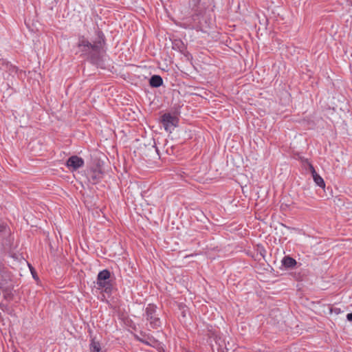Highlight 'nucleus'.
Instances as JSON below:
<instances>
[{"instance_id":"1","label":"nucleus","mask_w":352,"mask_h":352,"mask_svg":"<svg viewBox=\"0 0 352 352\" xmlns=\"http://www.w3.org/2000/svg\"><path fill=\"white\" fill-rule=\"evenodd\" d=\"M96 38L92 42L89 41L84 36H80L78 47L83 54L87 56L88 60L95 65L102 64L104 49L106 45V38L104 33L99 29L96 31Z\"/></svg>"},{"instance_id":"2","label":"nucleus","mask_w":352,"mask_h":352,"mask_svg":"<svg viewBox=\"0 0 352 352\" xmlns=\"http://www.w3.org/2000/svg\"><path fill=\"white\" fill-rule=\"evenodd\" d=\"M144 317L149 323L151 329H157L162 326V322L157 314V307L155 304H148L144 311Z\"/></svg>"},{"instance_id":"3","label":"nucleus","mask_w":352,"mask_h":352,"mask_svg":"<svg viewBox=\"0 0 352 352\" xmlns=\"http://www.w3.org/2000/svg\"><path fill=\"white\" fill-rule=\"evenodd\" d=\"M111 273L108 270L100 271L97 276V285L99 289H103L107 294H111L113 291V285L109 280Z\"/></svg>"},{"instance_id":"4","label":"nucleus","mask_w":352,"mask_h":352,"mask_svg":"<svg viewBox=\"0 0 352 352\" xmlns=\"http://www.w3.org/2000/svg\"><path fill=\"white\" fill-rule=\"evenodd\" d=\"M12 242L11 231L5 223H0V245L4 250L10 248Z\"/></svg>"},{"instance_id":"5","label":"nucleus","mask_w":352,"mask_h":352,"mask_svg":"<svg viewBox=\"0 0 352 352\" xmlns=\"http://www.w3.org/2000/svg\"><path fill=\"white\" fill-rule=\"evenodd\" d=\"M160 121L164 129L169 133L178 126L179 118L170 113H165L161 116Z\"/></svg>"},{"instance_id":"6","label":"nucleus","mask_w":352,"mask_h":352,"mask_svg":"<svg viewBox=\"0 0 352 352\" xmlns=\"http://www.w3.org/2000/svg\"><path fill=\"white\" fill-rule=\"evenodd\" d=\"M104 171L99 164L87 170L88 181L92 184L99 183L103 177Z\"/></svg>"},{"instance_id":"7","label":"nucleus","mask_w":352,"mask_h":352,"mask_svg":"<svg viewBox=\"0 0 352 352\" xmlns=\"http://www.w3.org/2000/svg\"><path fill=\"white\" fill-rule=\"evenodd\" d=\"M12 283V274L5 265L0 261V287H5Z\"/></svg>"},{"instance_id":"8","label":"nucleus","mask_w":352,"mask_h":352,"mask_svg":"<svg viewBox=\"0 0 352 352\" xmlns=\"http://www.w3.org/2000/svg\"><path fill=\"white\" fill-rule=\"evenodd\" d=\"M140 335L142 337H140L139 335L134 334V338L136 340L152 347H155L157 344L158 341L151 335L147 334L144 331H140Z\"/></svg>"},{"instance_id":"9","label":"nucleus","mask_w":352,"mask_h":352,"mask_svg":"<svg viewBox=\"0 0 352 352\" xmlns=\"http://www.w3.org/2000/svg\"><path fill=\"white\" fill-rule=\"evenodd\" d=\"M66 165L68 168H72L73 170H76L84 166V160L82 158L77 155H73L68 158L66 162Z\"/></svg>"},{"instance_id":"10","label":"nucleus","mask_w":352,"mask_h":352,"mask_svg":"<svg viewBox=\"0 0 352 352\" xmlns=\"http://www.w3.org/2000/svg\"><path fill=\"white\" fill-rule=\"evenodd\" d=\"M172 45L173 50L178 51L183 54H185L187 52V47L181 39H175L172 42Z\"/></svg>"},{"instance_id":"11","label":"nucleus","mask_w":352,"mask_h":352,"mask_svg":"<svg viewBox=\"0 0 352 352\" xmlns=\"http://www.w3.org/2000/svg\"><path fill=\"white\" fill-rule=\"evenodd\" d=\"M163 84V79L159 75H153L149 79V85L153 88H157Z\"/></svg>"},{"instance_id":"12","label":"nucleus","mask_w":352,"mask_h":352,"mask_svg":"<svg viewBox=\"0 0 352 352\" xmlns=\"http://www.w3.org/2000/svg\"><path fill=\"white\" fill-rule=\"evenodd\" d=\"M281 263H282V265L285 268H287V269L292 268L297 265L296 261L289 256H286L283 257V258L281 261Z\"/></svg>"},{"instance_id":"13","label":"nucleus","mask_w":352,"mask_h":352,"mask_svg":"<svg viewBox=\"0 0 352 352\" xmlns=\"http://www.w3.org/2000/svg\"><path fill=\"white\" fill-rule=\"evenodd\" d=\"M0 289L2 290L3 297L6 300H11L13 298V285H8L7 287H0Z\"/></svg>"},{"instance_id":"14","label":"nucleus","mask_w":352,"mask_h":352,"mask_svg":"<svg viewBox=\"0 0 352 352\" xmlns=\"http://www.w3.org/2000/svg\"><path fill=\"white\" fill-rule=\"evenodd\" d=\"M91 352H103L99 342L96 341L95 338H92L90 343Z\"/></svg>"},{"instance_id":"15","label":"nucleus","mask_w":352,"mask_h":352,"mask_svg":"<svg viewBox=\"0 0 352 352\" xmlns=\"http://www.w3.org/2000/svg\"><path fill=\"white\" fill-rule=\"evenodd\" d=\"M314 182L320 187L324 188L325 183L324 179L318 174V173H315L312 175Z\"/></svg>"},{"instance_id":"16","label":"nucleus","mask_w":352,"mask_h":352,"mask_svg":"<svg viewBox=\"0 0 352 352\" xmlns=\"http://www.w3.org/2000/svg\"><path fill=\"white\" fill-rule=\"evenodd\" d=\"M309 169L310 172L311 173V175H314L315 173H317L314 167V166L311 164H309Z\"/></svg>"},{"instance_id":"17","label":"nucleus","mask_w":352,"mask_h":352,"mask_svg":"<svg viewBox=\"0 0 352 352\" xmlns=\"http://www.w3.org/2000/svg\"><path fill=\"white\" fill-rule=\"evenodd\" d=\"M17 67L13 65H10V71L12 73H16L17 72Z\"/></svg>"},{"instance_id":"18","label":"nucleus","mask_w":352,"mask_h":352,"mask_svg":"<svg viewBox=\"0 0 352 352\" xmlns=\"http://www.w3.org/2000/svg\"><path fill=\"white\" fill-rule=\"evenodd\" d=\"M200 1L201 0H192V2L193 3L192 9H195V7L197 6L199 4Z\"/></svg>"},{"instance_id":"19","label":"nucleus","mask_w":352,"mask_h":352,"mask_svg":"<svg viewBox=\"0 0 352 352\" xmlns=\"http://www.w3.org/2000/svg\"><path fill=\"white\" fill-rule=\"evenodd\" d=\"M346 319L349 320V321H352V312L351 313H349L346 315Z\"/></svg>"},{"instance_id":"20","label":"nucleus","mask_w":352,"mask_h":352,"mask_svg":"<svg viewBox=\"0 0 352 352\" xmlns=\"http://www.w3.org/2000/svg\"><path fill=\"white\" fill-rule=\"evenodd\" d=\"M195 12L196 13L197 15H199L201 14V12L198 11V10H195Z\"/></svg>"},{"instance_id":"21","label":"nucleus","mask_w":352,"mask_h":352,"mask_svg":"<svg viewBox=\"0 0 352 352\" xmlns=\"http://www.w3.org/2000/svg\"><path fill=\"white\" fill-rule=\"evenodd\" d=\"M32 276L34 277V278H37V276L36 274H34V272L32 271Z\"/></svg>"},{"instance_id":"22","label":"nucleus","mask_w":352,"mask_h":352,"mask_svg":"<svg viewBox=\"0 0 352 352\" xmlns=\"http://www.w3.org/2000/svg\"><path fill=\"white\" fill-rule=\"evenodd\" d=\"M0 308H1L2 310H3V305H1V304H0Z\"/></svg>"}]
</instances>
